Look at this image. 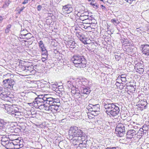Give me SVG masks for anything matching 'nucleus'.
I'll use <instances>...</instances> for the list:
<instances>
[{
    "label": "nucleus",
    "instance_id": "53",
    "mask_svg": "<svg viewBox=\"0 0 149 149\" xmlns=\"http://www.w3.org/2000/svg\"><path fill=\"white\" fill-rule=\"evenodd\" d=\"M25 8V7L23 6L22 7V9L23 10Z\"/></svg>",
    "mask_w": 149,
    "mask_h": 149
},
{
    "label": "nucleus",
    "instance_id": "11",
    "mask_svg": "<svg viewBox=\"0 0 149 149\" xmlns=\"http://www.w3.org/2000/svg\"><path fill=\"white\" fill-rule=\"evenodd\" d=\"M116 131L117 132L119 136H122L124 134L125 132V127L123 125L122 126L118 125L116 129Z\"/></svg>",
    "mask_w": 149,
    "mask_h": 149
},
{
    "label": "nucleus",
    "instance_id": "36",
    "mask_svg": "<svg viewBox=\"0 0 149 149\" xmlns=\"http://www.w3.org/2000/svg\"><path fill=\"white\" fill-rule=\"evenodd\" d=\"M32 37V35L30 33H27L26 35L25 36L22 38L25 39L26 40H28L30 39Z\"/></svg>",
    "mask_w": 149,
    "mask_h": 149
},
{
    "label": "nucleus",
    "instance_id": "14",
    "mask_svg": "<svg viewBox=\"0 0 149 149\" xmlns=\"http://www.w3.org/2000/svg\"><path fill=\"white\" fill-rule=\"evenodd\" d=\"M141 46L143 54L147 56H149V45H143Z\"/></svg>",
    "mask_w": 149,
    "mask_h": 149
},
{
    "label": "nucleus",
    "instance_id": "20",
    "mask_svg": "<svg viewBox=\"0 0 149 149\" xmlns=\"http://www.w3.org/2000/svg\"><path fill=\"white\" fill-rule=\"evenodd\" d=\"M75 42L73 40H68L66 42V45L70 48H74L75 47Z\"/></svg>",
    "mask_w": 149,
    "mask_h": 149
},
{
    "label": "nucleus",
    "instance_id": "56",
    "mask_svg": "<svg viewBox=\"0 0 149 149\" xmlns=\"http://www.w3.org/2000/svg\"><path fill=\"white\" fill-rule=\"evenodd\" d=\"M133 123H134L135 122H133Z\"/></svg>",
    "mask_w": 149,
    "mask_h": 149
},
{
    "label": "nucleus",
    "instance_id": "12",
    "mask_svg": "<svg viewBox=\"0 0 149 149\" xmlns=\"http://www.w3.org/2000/svg\"><path fill=\"white\" fill-rule=\"evenodd\" d=\"M97 113H94L93 112H89L87 113L88 117L91 123H95L96 119L95 117L97 115Z\"/></svg>",
    "mask_w": 149,
    "mask_h": 149
},
{
    "label": "nucleus",
    "instance_id": "48",
    "mask_svg": "<svg viewBox=\"0 0 149 149\" xmlns=\"http://www.w3.org/2000/svg\"><path fill=\"white\" fill-rule=\"evenodd\" d=\"M117 21L116 20H115V19H112L111 20V22L113 23L114 24V23H116Z\"/></svg>",
    "mask_w": 149,
    "mask_h": 149
},
{
    "label": "nucleus",
    "instance_id": "49",
    "mask_svg": "<svg viewBox=\"0 0 149 149\" xmlns=\"http://www.w3.org/2000/svg\"><path fill=\"white\" fill-rule=\"evenodd\" d=\"M3 19V17L1 15H0V23L2 22Z\"/></svg>",
    "mask_w": 149,
    "mask_h": 149
},
{
    "label": "nucleus",
    "instance_id": "18",
    "mask_svg": "<svg viewBox=\"0 0 149 149\" xmlns=\"http://www.w3.org/2000/svg\"><path fill=\"white\" fill-rule=\"evenodd\" d=\"M88 13L87 12H84L82 13L79 16V19L84 21L88 18Z\"/></svg>",
    "mask_w": 149,
    "mask_h": 149
},
{
    "label": "nucleus",
    "instance_id": "44",
    "mask_svg": "<svg viewBox=\"0 0 149 149\" xmlns=\"http://www.w3.org/2000/svg\"><path fill=\"white\" fill-rule=\"evenodd\" d=\"M11 25L10 24H9L8 25L6 29V31H7V32H9V29L11 28Z\"/></svg>",
    "mask_w": 149,
    "mask_h": 149
},
{
    "label": "nucleus",
    "instance_id": "29",
    "mask_svg": "<svg viewBox=\"0 0 149 149\" xmlns=\"http://www.w3.org/2000/svg\"><path fill=\"white\" fill-rule=\"evenodd\" d=\"M15 112L12 115V116L15 117L16 118H19V117L22 115L23 113L19 111H18L15 109Z\"/></svg>",
    "mask_w": 149,
    "mask_h": 149
},
{
    "label": "nucleus",
    "instance_id": "25",
    "mask_svg": "<svg viewBox=\"0 0 149 149\" xmlns=\"http://www.w3.org/2000/svg\"><path fill=\"white\" fill-rule=\"evenodd\" d=\"M59 106L54 103L51 106V111L53 113H56L59 109Z\"/></svg>",
    "mask_w": 149,
    "mask_h": 149
},
{
    "label": "nucleus",
    "instance_id": "13",
    "mask_svg": "<svg viewBox=\"0 0 149 149\" xmlns=\"http://www.w3.org/2000/svg\"><path fill=\"white\" fill-rule=\"evenodd\" d=\"M143 67V64L141 63H138L136 64L134 67V69L137 72L140 74H142L144 72Z\"/></svg>",
    "mask_w": 149,
    "mask_h": 149
},
{
    "label": "nucleus",
    "instance_id": "34",
    "mask_svg": "<svg viewBox=\"0 0 149 149\" xmlns=\"http://www.w3.org/2000/svg\"><path fill=\"white\" fill-rule=\"evenodd\" d=\"M28 33L26 30H23V31H22L20 33V38H22L23 36L24 37Z\"/></svg>",
    "mask_w": 149,
    "mask_h": 149
},
{
    "label": "nucleus",
    "instance_id": "28",
    "mask_svg": "<svg viewBox=\"0 0 149 149\" xmlns=\"http://www.w3.org/2000/svg\"><path fill=\"white\" fill-rule=\"evenodd\" d=\"M42 58L41 59L43 62H45L48 58V53L47 52L42 53L41 54Z\"/></svg>",
    "mask_w": 149,
    "mask_h": 149
},
{
    "label": "nucleus",
    "instance_id": "50",
    "mask_svg": "<svg viewBox=\"0 0 149 149\" xmlns=\"http://www.w3.org/2000/svg\"><path fill=\"white\" fill-rule=\"evenodd\" d=\"M23 10L22 9V8L20 9L19 11V12H18V13L19 14H20L21 12Z\"/></svg>",
    "mask_w": 149,
    "mask_h": 149
},
{
    "label": "nucleus",
    "instance_id": "2",
    "mask_svg": "<svg viewBox=\"0 0 149 149\" xmlns=\"http://www.w3.org/2000/svg\"><path fill=\"white\" fill-rule=\"evenodd\" d=\"M104 106L106 113L109 116H115L119 113V108L114 104L105 103Z\"/></svg>",
    "mask_w": 149,
    "mask_h": 149
},
{
    "label": "nucleus",
    "instance_id": "52",
    "mask_svg": "<svg viewBox=\"0 0 149 149\" xmlns=\"http://www.w3.org/2000/svg\"><path fill=\"white\" fill-rule=\"evenodd\" d=\"M140 130L142 131V130L144 131V130L143 129V128H140Z\"/></svg>",
    "mask_w": 149,
    "mask_h": 149
},
{
    "label": "nucleus",
    "instance_id": "45",
    "mask_svg": "<svg viewBox=\"0 0 149 149\" xmlns=\"http://www.w3.org/2000/svg\"><path fill=\"white\" fill-rule=\"evenodd\" d=\"M42 8V6L40 5H39L37 7V9L38 11H40L41 10V8Z\"/></svg>",
    "mask_w": 149,
    "mask_h": 149
},
{
    "label": "nucleus",
    "instance_id": "24",
    "mask_svg": "<svg viewBox=\"0 0 149 149\" xmlns=\"http://www.w3.org/2000/svg\"><path fill=\"white\" fill-rule=\"evenodd\" d=\"M20 139V138H19L17 139L14 141L12 142L14 146H17V148H15L16 149H19L21 147L20 146L21 144H20V142H21Z\"/></svg>",
    "mask_w": 149,
    "mask_h": 149
},
{
    "label": "nucleus",
    "instance_id": "37",
    "mask_svg": "<svg viewBox=\"0 0 149 149\" xmlns=\"http://www.w3.org/2000/svg\"><path fill=\"white\" fill-rule=\"evenodd\" d=\"M131 44L129 41L127 40L122 45L125 47L128 46H130Z\"/></svg>",
    "mask_w": 149,
    "mask_h": 149
},
{
    "label": "nucleus",
    "instance_id": "19",
    "mask_svg": "<svg viewBox=\"0 0 149 149\" xmlns=\"http://www.w3.org/2000/svg\"><path fill=\"white\" fill-rule=\"evenodd\" d=\"M39 47L42 53L47 52L46 47L45 46L42 40H40L38 42Z\"/></svg>",
    "mask_w": 149,
    "mask_h": 149
},
{
    "label": "nucleus",
    "instance_id": "55",
    "mask_svg": "<svg viewBox=\"0 0 149 149\" xmlns=\"http://www.w3.org/2000/svg\"><path fill=\"white\" fill-rule=\"evenodd\" d=\"M78 94L79 95H80V93H78Z\"/></svg>",
    "mask_w": 149,
    "mask_h": 149
},
{
    "label": "nucleus",
    "instance_id": "39",
    "mask_svg": "<svg viewBox=\"0 0 149 149\" xmlns=\"http://www.w3.org/2000/svg\"><path fill=\"white\" fill-rule=\"evenodd\" d=\"M10 2V1L9 0L6 1L5 2V4L3 6L5 7L8 6Z\"/></svg>",
    "mask_w": 149,
    "mask_h": 149
},
{
    "label": "nucleus",
    "instance_id": "51",
    "mask_svg": "<svg viewBox=\"0 0 149 149\" xmlns=\"http://www.w3.org/2000/svg\"><path fill=\"white\" fill-rule=\"evenodd\" d=\"M115 58L116 59L117 58H118V59L120 58V56H118V55H115Z\"/></svg>",
    "mask_w": 149,
    "mask_h": 149
},
{
    "label": "nucleus",
    "instance_id": "43",
    "mask_svg": "<svg viewBox=\"0 0 149 149\" xmlns=\"http://www.w3.org/2000/svg\"><path fill=\"white\" fill-rule=\"evenodd\" d=\"M100 6L102 10L106 11H107V10L105 6H104L103 5H100Z\"/></svg>",
    "mask_w": 149,
    "mask_h": 149
},
{
    "label": "nucleus",
    "instance_id": "27",
    "mask_svg": "<svg viewBox=\"0 0 149 149\" xmlns=\"http://www.w3.org/2000/svg\"><path fill=\"white\" fill-rule=\"evenodd\" d=\"M3 146H5L6 148L8 149H13V148H15L12 142H9V141L8 143L5 144V145H4Z\"/></svg>",
    "mask_w": 149,
    "mask_h": 149
},
{
    "label": "nucleus",
    "instance_id": "23",
    "mask_svg": "<svg viewBox=\"0 0 149 149\" xmlns=\"http://www.w3.org/2000/svg\"><path fill=\"white\" fill-rule=\"evenodd\" d=\"M127 89L129 94L130 93H132L134 92L136 90L134 86L131 84L130 85L128 84L127 85Z\"/></svg>",
    "mask_w": 149,
    "mask_h": 149
},
{
    "label": "nucleus",
    "instance_id": "22",
    "mask_svg": "<svg viewBox=\"0 0 149 149\" xmlns=\"http://www.w3.org/2000/svg\"><path fill=\"white\" fill-rule=\"evenodd\" d=\"M97 105H93L91 104H89V107H91V112H93L94 113H96V112H98L99 109V108L97 107Z\"/></svg>",
    "mask_w": 149,
    "mask_h": 149
},
{
    "label": "nucleus",
    "instance_id": "41",
    "mask_svg": "<svg viewBox=\"0 0 149 149\" xmlns=\"http://www.w3.org/2000/svg\"><path fill=\"white\" fill-rule=\"evenodd\" d=\"M91 6L95 9H97L99 7V5L97 3H95L94 4H92Z\"/></svg>",
    "mask_w": 149,
    "mask_h": 149
},
{
    "label": "nucleus",
    "instance_id": "21",
    "mask_svg": "<svg viewBox=\"0 0 149 149\" xmlns=\"http://www.w3.org/2000/svg\"><path fill=\"white\" fill-rule=\"evenodd\" d=\"M19 68H21L22 70L25 69L26 67V65L28 63L27 62L22 60H20L19 61Z\"/></svg>",
    "mask_w": 149,
    "mask_h": 149
},
{
    "label": "nucleus",
    "instance_id": "10",
    "mask_svg": "<svg viewBox=\"0 0 149 149\" xmlns=\"http://www.w3.org/2000/svg\"><path fill=\"white\" fill-rule=\"evenodd\" d=\"M84 58L83 56H74L72 58V60L75 67L82 59Z\"/></svg>",
    "mask_w": 149,
    "mask_h": 149
},
{
    "label": "nucleus",
    "instance_id": "6",
    "mask_svg": "<svg viewBox=\"0 0 149 149\" xmlns=\"http://www.w3.org/2000/svg\"><path fill=\"white\" fill-rule=\"evenodd\" d=\"M147 105L146 100L145 99L140 100L137 105L138 110L142 111L146 108Z\"/></svg>",
    "mask_w": 149,
    "mask_h": 149
},
{
    "label": "nucleus",
    "instance_id": "1",
    "mask_svg": "<svg viewBox=\"0 0 149 149\" xmlns=\"http://www.w3.org/2000/svg\"><path fill=\"white\" fill-rule=\"evenodd\" d=\"M68 136L69 140H73L74 145H77L85 139L82 130L76 126L70 127L68 131Z\"/></svg>",
    "mask_w": 149,
    "mask_h": 149
},
{
    "label": "nucleus",
    "instance_id": "16",
    "mask_svg": "<svg viewBox=\"0 0 149 149\" xmlns=\"http://www.w3.org/2000/svg\"><path fill=\"white\" fill-rule=\"evenodd\" d=\"M87 61L86 59L84 58L76 65V67L78 68H84L86 66Z\"/></svg>",
    "mask_w": 149,
    "mask_h": 149
},
{
    "label": "nucleus",
    "instance_id": "38",
    "mask_svg": "<svg viewBox=\"0 0 149 149\" xmlns=\"http://www.w3.org/2000/svg\"><path fill=\"white\" fill-rule=\"evenodd\" d=\"M83 141H81L80 143H79L77 145H79L80 147H86V143H83Z\"/></svg>",
    "mask_w": 149,
    "mask_h": 149
},
{
    "label": "nucleus",
    "instance_id": "26",
    "mask_svg": "<svg viewBox=\"0 0 149 149\" xmlns=\"http://www.w3.org/2000/svg\"><path fill=\"white\" fill-rule=\"evenodd\" d=\"M9 137L8 138L5 136H3L1 139V143L3 146L5 145V144L8 143L9 141Z\"/></svg>",
    "mask_w": 149,
    "mask_h": 149
},
{
    "label": "nucleus",
    "instance_id": "8",
    "mask_svg": "<svg viewBox=\"0 0 149 149\" xmlns=\"http://www.w3.org/2000/svg\"><path fill=\"white\" fill-rule=\"evenodd\" d=\"M47 95H45L43 97V100L45 101H46V103L49 104L51 105L56 102V100H57L54 98L51 97H47Z\"/></svg>",
    "mask_w": 149,
    "mask_h": 149
},
{
    "label": "nucleus",
    "instance_id": "30",
    "mask_svg": "<svg viewBox=\"0 0 149 149\" xmlns=\"http://www.w3.org/2000/svg\"><path fill=\"white\" fill-rule=\"evenodd\" d=\"M126 75L125 74H123L121 75H119L117 78V80H121L123 82H125L126 81Z\"/></svg>",
    "mask_w": 149,
    "mask_h": 149
},
{
    "label": "nucleus",
    "instance_id": "32",
    "mask_svg": "<svg viewBox=\"0 0 149 149\" xmlns=\"http://www.w3.org/2000/svg\"><path fill=\"white\" fill-rule=\"evenodd\" d=\"M81 25L82 28H84L85 29H86L89 28H91L90 24L89 23H83Z\"/></svg>",
    "mask_w": 149,
    "mask_h": 149
},
{
    "label": "nucleus",
    "instance_id": "46",
    "mask_svg": "<svg viewBox=\"0 0 149 149\" xmlns=\"http://www.w3.org/2000/svg\"><path fill=\"white\" fill-rule=\"evenodd\" d=\"M127 40V39H125L124 38H123L121 39V42L122 44V45Z\"/></svg>",
    "mask_w": 149,
    "mask_h": 149
},
{
    "label": "nucleus",
    "instance_id": "42",
    "mask_svg": "<svg viewBox=\"0 0 149 149\" xmlns=\"http://www.w3.org/2000/svg\"><path fill=\"white\" fill-rule=\"evenodd\" d=\"M13 75V74L11 73H8L7 74L4 75V76L6 77H11V76Z\"/></svg>",
    "mask_w": 149,
    "mask_h": 149
},
{
    "label": "nucleus",
    "instance_id": "9",
    "mask_svg": "<svg viewBox=\"0 0 149 149\" xmlns=\"http://www.w3.org/2000/svg\"><path fill=\"white\" fill-rule=\"evenodd\" d=\"M15 108L16 107H14L13 105H6L5 107V109L6 112L10 114H11L12 116L14 113L15 112Z\"/></svg>",
    "mask_w": 149,
    "mask_h": 149
},
{
    "label": "nucleus",
    "instance_id": "33",
    "mask_svg": "<svg viewBox=\"0 0 149 149\" xmlns=\"http://www.w3.org/2000/svg\"><path fill=\"white\" fill-rule=\"evenodd\" d=\"M43 106H44V108L43 109H44L47 111H51V105L47 104V103L45 104H44Z\"/></svg>",
    "mask_w": 149,
    "mask_h": 149
},
{
    "label": "nucleus",
    "instance_id": "35",
    "mask_svg": "<svg viewBox=\"0 0 149 149\" xmlns=\"http://www.w3.org/2000/svg\"><path fill=\"white\" fill-rule=\"evenodd\" d=\"M81 93L88 94L90 93L88 91V89L87 88H83L81 91Z\"/></svg>",
    "mask_w": 149,
    "mask_h": 149
},
{
    "label": "nucleus",
    "instance_id": "40",
    "mask_svg": "<svg viewBox=\"0 0 149 149\" xmlns=\"http://www.w3.org/2000/svg\"><path fill=\"white\" fill-rule=\"evenodd\" d=\"M116 84L118 87V85H120L118 86V88L120 89H123L124 88L123 86L122 85H121V84H120L118 82H117Z\"/></svg>",
    "mask_w": 149,
    "mask_h": 149
},
{
    "label": "nucleus",
    "instance_id": "17",
    "mask_svg": "<svg viewBox=\"0 0 149 149\" xmlns=\"http://www.w3.org/2000/svg\"><path fill=\"white\" fill-rule=\"evenodd\" d=\"M82 34V33L80 31H77L76 33V36L81 41H82L85 44H88L85 40L84 37L83 36Z\"/></svg>",
    "mask_w": 149,
    "mask_h": 149
},
{
    "label": "nucleus",
    "instance_id": "5",
    "mask_svg": "<svg viewBox=\"0 0 149 149\" xmlns=\"http://www.w3.org/2000/svg\"><path fill=\"white\" fill-rule=\"evenodd\" d=\"M34 71L33 68L32 66L26 67L25 68L22 70V75L23 76H26L31 75Z\"/></svg>",
    "mask_w": 149,
    "mask_h": 149
},
{
    "label": "nucleus",
    "instance_id": "47",
    "mask_svg": "<svg viewBox=\"0 0 149 149\" xmlns=\"http://www.w3.org/2000/svg\"><path fill=\"white\" fill-rule=\"evenodd\" d=\"M89 1H91V2L90 3V5H91L92 4H94L95 3H96L95 2V0H88Z\"/></svg>",
    "mask_w": 149,
    "mask_h": 149
},
{
    "label": "nucleus",
    "instance_id": "54",
    "mask_svg": "<svg viewBox=\"0 0 149 149\" xmlns=\"http://www.w3.org/2000/svg\"><path fill=\"white\" fill-rule=\"evenodd\" d=\"M48 95V96H47V97H50L49 96V95Z\"/></svg>",
    "mask_w": 149,
    "mask_h": 149
},
{
    "label": "nucleus",
    "instance_id": "3",
    "mask_svg": "<svg viewBox=\"0 0 149 149\" xmlns=\"http://www.w3.org/2000/svg\"><path fill=\"white\" fill-rule=\"evenodd\" d=\"M42 99L38 98L36 99V101L33 102L34 106L36 108H38L40 109H43L44 108L43 105L44 102Z\"/></svg>",
    "mask_w": 149,
    "mask_h": 149
},
{
    "label": "nucleus",
    "instance_id": "15",
    "mask_svg": "<svg viewBox=\"0 0 149 149\" xmlns=\"http://www.w3.org/2000/svg\"><path fill=\"white\" fill-rule=\"evenodd\" d=\"M137 134L136 132L134 130H130L128 131L127 133V138L132 139L135 137Z\"/></svg>",
    "mask_w": 149,
    "mask_h": 149
},
{
    "label": "nucleus",
    "instance_id": "7",
    "mask_svg": "<svg viewBox=\"0 0 149 149\" xmlns=\"http://www.w3.org/2000/svg\"><path fill=\"white\" fill-rule=\"evenodd\" d=\"M63 12L65 13L69 14L73 10V8L71 5L68 4L63 6Z\"/></svg>",
    "mask_w": 149,
    "mask_h": 149
},
{
    "label": "nucleus",
    "instance_id": "31",
    "mask_svg": "<svg viewBox=\"0 0 149 149\" xmlns=\"http://www.w3.org/2000/svg\"><path fill=\"white\" fill-rule=\"evenodd\" d=\"M9 136V140L11 141L12 142L19 138L18 135L15 134L10 135Z\"/></svg>",
    "mask_w": 149,
    "mask_h": 149
},
{
    "label": "nucleus",
    "instance_id": "4",
    "mask_svg": "<svg viewBox=\"0 0 149 149\" xmlns=\"http://www.w3.org/2000/svg\"><path fill=\"white\" fill-rule=\"evenodd\" d=\"M3 82L4 87L9 88H12L15 83L13 79H9L4 80Z\"/></svg>",
    "mask_w": 149,
    "mask_h": 149
}]
</instances>
